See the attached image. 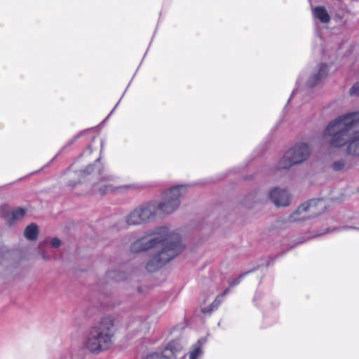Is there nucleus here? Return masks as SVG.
<instances>
[{
  "instance_id": "26",
  "label": "nucleus",
  "mask_w": 359,
  "mask_h": 359,
  "mask_svg": "<svg viewBox=\"0 0 359 359\" xmlns=\"http://www.w3.org/2000/svg\"><path fill=\"white\" fill-rule=\"evenodd\" d=\"M117 304H118V303L115 304V303L110 302H107L106 303H104V305L107 307H114Z\"/></svg>"
},
{
  "instance_id": "28",
  "label": "nucleus",
  "mask_w": 359,
  "mask_h": 359,
  "mask_svg": "<svg viewBox=\"0 0 359 359\" xmlns=\"http://www.w3.org/2000/svg\"><path fill=\"white\" fill-rule=\"evenodd\" d=\"M3 260H4L3 250L1 248H0V264H2Z\"/></svg>"
},
{
  "instance_id": "22",
  "label": "nucleus",
  "mask_w": 359,
  "mask_h": 359,
  "mask_svg": "<svg viewBox=\"0 0 359 359\" xmlns=\"http://www.w3.org/2000/svg\"><path fill=\"white\" fill-rule=\"evenodd\" d=\"M257 269V268H254L248 271H246L245 273H241L238 277H237L236 278H235L233 280H232L231 282H230L229 283V287H233L235 286H236L237 285H238L241 280L245 277L246 276L248 273H252L253 271H255V270Z\"/></svg>"
},
{
  "instance_id": "27",
  "label": "nucleus",
  "mask_w": 359,
  "mask_h": 359,
  "mask_svg": "<svg viewBox=\"0 0 359 359\" xmlns=\"http://www.w3.org/2000/svg\"><path fill=\"white\" fill-rule=\"evenodd\" d=\"M343 229H355V230H359V228L355 227V226H344Z\"/></svg>"
},
{
  "instance_id": "24",
  "label": "nucleus",
  "mask_w": 359,
  "mask_h": 359,
  "mask_svg": "<svg viewBox=\"0 0 359 359\" xmlns=\"http://www.w3.org/2000/svg\"><path fill=\"white\" fill-rule=\"evenodd\" d=\"M345 166V163L343 161H334L332 163V168L334 170L339 171L341 170Z\"/></svg>"
},
{
  "instance_id": "14",
  "label": "nucleus",
  "mask_w": 359,
  "mask_h": 359,
  "mask_svg": "<svg viewBox=\"0 0 359 359\" xmlns=\"http://www.w3.org/2000/svg\"><path fill=\"white\" fill-rule=\"evenodd\" d=\"M85 355V350L81 347H72L70 351L62 352L60 359H83Z\"/></svg>"
},
{
  "instance_id": "15",
  "label": "nucleus",
  "mask_w": 359,
  "mask_h": 359,
  "mask_svg": "<svg viewBox=\"0 0 359 359\" xmlns=\"http://www.w3.org/2000/svg\"><path fill=\"white\" fill-rule=\"evenodd\" d=\"M229 289H226L221 294L218 295L216 297L215 301L212 303V304L210 306L203 308L202 309V312L203 313L210 314L212 311L218 308V306L222 303L223 298L224 297L225 295H226L229 293Z\"/></svg>"
},
{
  "instance_id": "23",
  "label": "nucleus",
  "mask_w": 359,
  "mask_h": 359,
  "mask_svg": "<svg viewBox=\"0 0 359 359\" xmlns=\"http://www.w3.org/2000/svg\"><path fill=\"white\" fill-rule=\"evenodd\" d=\"M351 96L359 97V81L356 82L349 90Z\"/></svg>"
},
{
  "instance_id": "6",
  "label": "nucleus",
  "mask_w": 359,
  "mask_h": 359,
  "mask_svg": "<svg viewBox=\"0 0 359 359\" xmlns=\"http://www.w3.org/2000/svg\"><path fill=\"white\" fill-rule=\"evenodd\" d=\"M311 154L309 144L299 142L288 149L278 163L277 170L288 169L293 165L299 164L306 161Z\"/></svg>"
},
{
  "instance_id": "10",
  "label": "nucleus",
  "mask_w": 359,
  "mask_h": 359,
  "mask_svg": "<svg viewBox=\"0 0 359 359\" xmlns=\"http://www.w3.org/2000/svg\"><path fill=\"white\" fill-rule=\"evenodd\" d=\"M328 72V65L325 63H320L306 81V86L309 88H313L318 85L327 77Z\"/></svg>"
},
{
  "instance_id": "1",
  "label": "nucleus",
  "mask_w": 359,
  "mask_h": 359,
  "mask_svg": "<svg viewBox=\"0 0 359 359\" xmlns=\"http://www.w3.org/2000/svg\"><path fill=\"white\" fill-rule=\"evenodd\" d=\"M151 234L156 236L149 241H145L144 238L135 241L130 245V251L137 253L161 245V249L148 261L146 265L147 271L153 273L180 255L184 246L182 243L180 234L170 231L165 226L156 228Z\"/></svg>"
},
{
  "instance_id": "13",
  "label": "nucleus",
  "mask_w": 359,
  "mask_h": 359,
  "mask_svg": "<svg viewBox=\"0 0 359 359\" xmlns=\"http://www.w3.org/2000/svg\"><path fill=\"white\" fill-rule=\"evenodd\" d=\"M126 222L128 225H140L147 223L138 207L128 214Z\"/></svg>"
},
{
  "instance_id": "7",
  "label": "nucleus",
  "mask_w": 359,
  "mask_h": 359,
  "mask_svg": "<svg viewBox=\"0 0 359 359\" xmlns=\"http://www.w3.org/2000/svg\"><path fill=\"white\" fill-rule=\"evenodd\" d=\"M327 203L323 198H313L299 205L289 216L288 221L294 222L302 221L311 217L317 216L325 212Z\"/></svg>"
},
{
  "instance_id": "16",
  "label": "nucleus",
  "mask_w": 359,
  "mask_h": 359,
  "mask_svg": "<svg viewBox=\"0 0 359 359\" xmlns=\"http://www.w3.org/2000/svg\"><path fill=\"white\" fill-rule=\"evenodd\" d=\"M204 340L203 339H198L197 343L191 346V349L189 353V359H199L203 355V350L201 346Z\"/></svg>"
},
{
  "instance_id": "18",
  "label": "nucleus",
  "mask_w": 359,
  "mask_h": 359,
  "mask_svg": "<svg viewBox=\"0 0 359 359\" xmlns=\"http://www.w3.org/2000/svg\"><path fill=\"white\" fill-rule=\"evenodd\" d=\"M128 326L131 330L137 332H145L148 329L147 323L140 318L134 320Z\"/></svg>"
},
{
  "instance_id": "19",
  "label": "nucleus",
  "mask_w": 359,
  "mask_h": 359,
  "mask_svg": "<svg viewBox=\"0 0 359 359\" xmlns=\"http://www.w3.org/2000/svg\"><path fill=\"white\" fill-rule=\"evenodd\" d=\"M106 276L107 278L117 282L127 278L126 273L119 270L107 271Z\"/></svg>"
},
{
  "instance_id": "3",
  "label": "nucleus",
  "mask_w": 359,
  "mask_h": 359,
  "mask_svg": "<svg viewBox=\"0 0 359 359\" xmlns=\"http://www.w3.org/2000/svg\"><path fill=\"white\" fill-rule=\"evenodd\" d=\"M100 158H97L93 164H90L86 170H79L73 172H69L71 177L77 178L79 177H85L91 173L97 174L100 176L98 181L93 184L92 193L94 194H99L103 196L109 192H113L115 190H128V189H137L139 186L135 184H130L120 187H115L111 182L114 181L115 177L112 175H103L104 169L100 161ZM81 180L71 179L67 182V186L74 187L76 184L80 183Z\"/></svg>"
},
{
  "instance_id": "21",
  "label": "nucleus",
  "mask_w": 359,
  "mask_h": 359,
  "mask_svg": "<svg viewBox=\"0 0 359 359\" xmlns=\"http://www.w3.org/2000/svg\"><path fill=\"white\" fill-rule=\"evenodd\" d=\"M304 74L305 73L304 72H302L300 74V75L299 76L298 79H297V88H295L294 90H293L292 94H291V96L289 98L288 101H287V104H289V102H290V100H292V98L293 97V96H294V95L297 94L298 91H299V87L302 85V83H304Z\"/></svg>"
},
{
  "instance_id": "12",
  "label": "nucleus",
  "mask_w": 359,
  "mask_h": 359,
  "mask_svg": "<svg viewBox=\"0 0 359 359\" xmlns=\"http://www.w3.org/2000/svg\"><path fill=\"white\" fill-rule=\"evenodd\" d=\"M312 15L322 24H327L330 21V16L327 9L322 6L313 8Z\"/></svg>"
},
{
  "instance_id": "25",
  "label": "nucleus",
  "mask_w": 359,
  "mask_h": 359,
  "mask_svg": "<svg viewBox=\"0 0 359 359\" xmlns=\"http://www.w3.org/2000/svg\"><path fill=\"white\" fill-rule=\"evenodd\" d=\"M60 244H61V241L59 238H53L51 240H50V245L53 248H58L60 246Z\"/></svg>"
},
{
  "instance_id": "5",
  "label": "nucleus",
  "mask_w": 359,
  "mask_h": 359,
  "mask_svg": "<svg viewBox=\"0 0 359 359\" xmlns=\"http://www.w3.org/2000/svg\"><path fill=\"white\" fill-rule=\"evenodd\" d=\"M114 334V321L111 317L102 318L92 326L86 337L85 347L92 353H100L110 348Z\"/></svg>"
},
{
  "instance_id": "17",
  "label": "nucleus",
  "mask_w": 359,
  "mask_h": 359,
  "mask_svg": "<svg viewBox=\"0 0 359 359\" xmlns=\"http://www.w3.org/2000/svg\"><path fill=\"white\" fill-rule=\"evenodd\" d=\"M39 234V228L36 224L32 223L28 225L24 231L25 237L29 241H35Z\"/></svg>"
},
{
  "instance_id": "29",
  "label": "nucleus",
  "mask_w": 359,
  "mask_h": 359,
  "mask_svg": "<svg viewBox=\"0 0 359 359\" xmlns=\"http://www.w3.org/2000/svg\"><path fill=\"white\" fill-rule=\"evenodd\" d=\"M120 102V100L118 102V103L115 105L114 108L112 109V111H111L110 114L108 115V116L107 117V118H109V116L114 112V111L115 110V109L117 107L118 104H119Z\"/></svg>"
},
{
  "instance_id": "2",
  "label": "nucleus",
  "mask_w": 359,
  "mask_h": 359,
  "mask_svg": "<svg viewBox=\"0 0 359 359\" xmlns=\"http://www.w3.org/2000/svg\"><path fill=\"white\" fill-rule=\"evenodd\" d=\"M325 135L330 137L332 147H341L347 144V153L359 156V111L340 116L331 121Z\"/></svg>"
},
{
  "instance_id": "9",
  "label": "nucleus",
  "mask_w": 359,
  "mask_h": 359,
  "mask_svg": "<svg viewBox=\"0 0 359 359\" xmlns=\"http://www.w3.org/2000/svg\"><path fill=\"white\" fill-rule=\"evenodd\" d=\"M269 197L277 207H286L290 204V194L285 189L273 188L270 191Z\"/></svg>"
},
{
  "instance_id": "8",
  "label": "nucleus",
  "mask_w": 359,
  "mask_h": 359,
  "mask_svg": "<svg viewBox=\"0 0 359 359\" xmlns=\"http://www.w3.org/2000/svg\"><path fill=\"white\" fill-rule=\"evenodd\" d=\"M182 348V339H175L147 355L143 359H177Z\"/></svg>"
},
{
  "instance_id": "20",
  "label": "nucleus",
  "mask_w": 359,
  "mask_h": 359,
  "mask_svg": "<svg viewBox=\"0 0 359 359\" xmlns=\"http://www.w3.org/2000/svg\"><path fill=\"white\" fill-rule=\"evenodd\" d=\"M86 133V130H83L74 135L70 140H69L65 145L60 150L58 154L52 159V161L57 158L58 155L62 154L63 151L67 149V147L72 146L78 139H79L81 137L83 136Z\"/></svg>"
},
{
  "instance_id": "11",
  "label": "nucleus",
  "mask_w": 359,
  "mask_h": 359,
  "mask_svg": "<svg viewBox=\"0 0 359 359\" xmlns=\"http://www.w3.org/2000/svg\"><path fill=\"white\" fill-rule=\"evenodd\" d=\"M1 214L9 225L15 221L21 219L25 215V210L21 208L11 209L8 205H3L0 208Z\"/></svg>"
},
{
  "instance_id": "4",
  "label": "nucleus",
  "mask_w": 359,
  "mask_h": 359,
  "mask_svg": "<svg viewBox=\"0 0 359 359\" xmlns=\"http://www.w3.org/2000/svg\"><path fill=\"white\" fill-rule=\"evenodd\" d=\"M187 184L176 185L164 192L162 202L150 201L138 206L146 222L156 218L160 211L165 214H171L176 210L180 204V198L187 190Z\"/></svg>"
}]
</instances>
